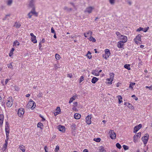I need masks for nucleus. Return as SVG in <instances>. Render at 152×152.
<instances>
[{
  "label": "nucleus",
  "mask_w": 152,
  "mask_h": 152,
  "mask_svg": "<svg viewBox=\"0 0 152 152\" xmlns=\"http://www.w3.org/2000/svg\"><path fill=\"white\" fill-rule=\"evenodd\" d=\"M10 15H11L10 14H8L6 15L5 17H4V18L3 19V20H6V19L7 18V17H8V16H10Z\"/></svg>",
  "instance_id": "bf43d9fd"
},
{
  "label": "nucleus",
  "mask_w": 152,
  "mask_h": 152,
  "mask_svg": "<svg viewBox=\"0 0 152 152\" xmlns=\"http://www.w3.org/2000/svg\"><path fill=\"white\" fill-rule=\"evenodd\" d=\"M99 150L101 152H105V150L104 149V148L103 147H100Z\"/></svg>",
  "instance_id": "e433bc0d"
},
{
  "label": "nucleus",
  "mask_w": 152,
  "mask_h": 152,
  "mask_svg": "<svg viewBox=\"0 0 152 152\" xmlns=\"http://www.w3.org/2000/svg\"><path fill=\"white\" fill-rule=\"evenodd\" d=\"M13 99H12V97L10 98V97L8 99L7 102L6 104L8 107H10L12 105Z\"/></svg>",
  "instance_id": "20e7f679"
},
{
  "label": "nucleus",
  "mask_w": 152,
  "mask_h": 152,
  "mask_svg": "<svg viewBox=\"0 0 152 152\" xmlns=\"http://www.w3.org/2000/svg\"><path fill=\"white\" fill-rule=\"evenodd\" d=\"M44 149L45 152H48V148L47 146H45Z\"/></svg>",
  "instance_id": "13d9d810"
},
{
  "label": "nucleus",
  "mask_w": 152,
  "mask_h": 152,
  "mask_svg": "<svg viewBox=\"0 0 152 152\" xmlns=\"http://www.w3.org/2000/svg\"><path fill=\"white\" fill-rule=\"evenodd\" d=\"M128 104L129 105L128 106L129 108H132V105L131 104L128 103Z\"/></svg>",
  "instance_id": "69168bd1"
},
{
  "label": "nucleus",
  "mask_w": 152,
  "mask_h": 152,
  "mask_svg": "<svg viewBox=\"0 0 152 152\" xmlns=\"http://www.w3.org/2000/svg\"><path fill=\"white\" fill-rule=\"evenodd\" d=\"M110 138L112 139H115L116 137V134L113 130H110L109 131Z\"/></svg>",
  "instance_id": "0eeeda50"
},
{
  "label": "nucleus",
  "mask_w": 152,
  "mask_h": 152,
  "mask_svg": "<svg viewBox=\"0 0 152 152\" xmlns=\"http://www.w3.org/2000/svg\"><path fill=\"white\" fill-rule=\"evenodd\" d=\"M116 147L118 148H119V149H120V148H121V145H120V144L118 143H117L116 144Z\"/></svg>",
  "instance_id": "ea45409f"
},
{
  "label": "nucleus",
  "mask_w": 152,
  "mask_h": 152,
  "mask_svg": "<svg viewBox=\"0 0 152 152\" xmlns=\"http://www.w3.org/2000/svg\"><path fill=\"white\" fill-rule=\"evenodd\" d=\"M31 41L34 43H37V41L36 39V37L35 36L34 37H31Z\"/></svg>",
  "instance_id": "a878e982"
},
{
  "label": "nucleus",
  "mask_w": 152,
  "mask_h": 152,
  "mask_svg": "<svg viewBox=\"0 0 152 152\" xmlns=\"http://www.w3.org/2000/svg\"><path fill=\"white\" fill-rule=\"evenodd\" d=\"M12 3V0H7V4L9 6H11Z\"/></svg>",
  "instance_id": "7c9ffc66"
},
{
  "label": "nucleus",
  "mask_w": 152,
  "mask_h": 152,
  "mask_svg": "<svg viewBox=\"0 0 152 152\" xmlns=\"http://www.w3.org/2000/svg\"><path fill=\"white\" fill-rule=\"evenodd\" d=\"M77 95H74L72 97L70 98L69 102V104H71L73 101V100H75L76 98L77 97Z\"/></svg>",
  "instance_id": "6ab92c4d"
},
{
  "label": "nucleus",
  "mask_w": 152,
  "mask_h": 152,
  "mask_svg": "<svg viewBox=\"0 0 152 152\" xmlns=\"http://www.w3.org/2000/svg\"><path fill=\"white\" fill-rule=\"evenodd\" d=\"M130 65L129 64H126L124 65V67L128 69V70H130L131 69V68H130Z\"/></svg>",
  "instance_id": "bb28decb"
},
{
  "label": "nucleus",
  "mask_w": 152,
  "mask_h": 152,
  "mask_svg": "<svg viewBox=\"0 0 152 152\" xmlns=\"http://www.w3.org/2000/svg\"><path fill=\"white\" fill-rule=\"evenodd\" d=\"M149 28V27H147L145 28H143V29L142 30V31L144 32H146L148 30Z\"/></svg>",
  "instance_id": "37998d69"
},
{
  "label": "nucleus",
  "mask_w": 152,
  "mask_h": 152,
  "mask_svg": "<svg viewBox=\"0 0 152 152\" xmlns=\"http://www.w3.org/2000/svg\"><path fill=\"white\" fill-rule=\"evenodd\" d=\"M123 147L125 150H126L129 149V147L125 145H123Z\"/></svg>",
  "instance_id": "79ce46f5"
},
{
  "label": "nucleus",
  "mask_w": 152,
  "mask_h": 152,
  "mask_svg": "<svg viewBox=\"0 0 152 152\" xmlns=\"http://www.w3.org/2000/svg\"><path fill=\"white\" fill-rule=\"evenodd\" d=\"M94 9V8L93 7H88L86 9V10L85 11V12H87L89 13H90L92 12V10Z\"/></svg>",
  "instance_id": "ddd939ff"
},
{
  "label": "nucleus",
  "mask_w": 152,
  "mask_h": 152,
  "mask_svg": "<svg viewBox=\"0 0 152 152\" xmlns=\"http://www.w3.org/2000/svg\"><path fill=\"white\" fill-rule=\"evenodd\" d=\"M124 43L121 41H119L118 42L117 47L119 48H123L124 45Z\"/></svg>",
  "instance_id": "2eb2a0df"
},
{
  "label": "nucleus",
  "mask_w": 152,
  "mask_h": 152,
  "mask_svg": "<svg viewBox=\"0 0 152 152\" xmlns=\"http://www.w3.org/2000/svg\"><path fill=\"white\" fill-rule=\"evenodd\" d=\"M149 137V135L148 134H146L145 136L142 137V140L143 141L144 144H146L148 140Z\"/></svg>",
  "instance_id": "423d86ee"
},
{
  "label": "nucleus",
  "mask_w": 152,
  "mask_h": 152,
  "mask_svg": "<svg viewBox=\"0 0 152 152\" xmlns=\"http://www.w3.org/2000/svg\"><path fill=\"white\" fill-rule=\"evenodd\" d=\"M14 88L15 90L17 91L18 90V88L16 86H15Z\"/></svg>",
  "instance_id": "680f3d73"
},
{
  "label": "nucleus",
  "mask_w": 152,
  "mask_h": 152,
  "mask_svg": "<svg viewBox=\"0 0 152 152\" xmlns=\"http://www.w3.org/2000/svg\"><path fill=\"white\" fill-rule=\"evenodd\" d=\"M54 67L56 69L59 68V67L58 66V65L56 64H54Z\"/></svg>",
  "instance_id": "052dcab7"
},
{
  "label": "nucleus",
  "mask_w": 152,
  "mask_h": 152,
  "mask_svg": "<svg viewBox=\"0 0 152 152\" xmlns=\"http://www.w3.org/2000/svg\"><path fill=\"white\" fill-rule=\"evenodd\" d=\"M142 126L141 124H140L135 126L134 130V132L136 133L139 130Z\"/></svg>",
  "instance_id": "f8f14e48"
},
{
  "label": "nucleus",
  "mask_w": 152,
  "mask_h": 152,
  "mask_svg": "<svg viewBox=\"0 0 152 152\" xmlns=\"http://www.w3.org/2000/svg\"><path fill=\"white\" fill-rule=\"evenodd\" d=\"M37 127L41 129H42L43 127V124L41 122H39L38 123L37 125Z\"/></svg>",
  "instance_id": "5701e85b"
},
{
  "label": "nucleus",
  "mask_w": 152,
  "mask_h": 152,
  "mask_svg": "<svg viewBox=\"0 0 152 152\" xmlns=\"http://www.w3.org/2000/svg\"><path fill=\"white\" fill-rule=\"evenodd\" d=\"M6 133V136L7 137V138L8 137V136H9V133L10 132V131L9 130H8L7 131H5Z\"/></svg>",
  "instance_id": "de8ad7c7"
},
{
  "label": "nucleus",
  "mask_w": 152,
  "mask_h": 152,
  "mask_svg": "<svg viewBox=\"0 0 152 152\" xmlns=\"http://www.w3.org/2000/svg\"><path fill=\"white\" fill-rule=\"evenodd\" d=\"M91 73L96 76H98L99 75V74L98 73V71L96 69L93 70Z\"/></svg>",
  "instance_id": "a211bd4d"
},
{
  "label": "nucleus",
  "mask_w": 152,
  "mask_h": 152,
  "mask_svg": "<svg viewBox=\"0 0 152 152\" xmlns=\"http://www.w3.org/2000/svg\"><path fill=\"white\" fill-rule=\"evenodd\" d=\"M116 0H109V3L111 5H113L115 4Z\"/></svg>",
  "instance_id": "c85d7f7f"
},
{
  "label": "nucleus",
  "mask_w": 152,
  "mask_h": 152,
  "mask_svg": "<svg viewBox=\"0 0 152 152\" xmlns=\"http://www.w3.org/2000/svg\"><path fill=\"white\" fill-rule=\"evenodd\" d=\"M89 39L90 41H92L93 42H95L96 41V39L92 36H91L89 38Z\"/></svg>",
  "instance_id": "2f4dec72"
},
{
  "label": "nucleus",
  "mask_w": 152,
  "mask_h": 152,
  "mask_svg": "<svg viewBox=\"0 0 152 152\" xmlns=\"http://www.w3.org/2000/svg\"><path fill=\"white\" fill-rule=\"evenodd\" d=\"M141 135V132H139L137 133V134L135 135L134 136V142H137L138 139L140 137Z\"/></svg>",
  "instance_id": "6e6552de"
},
{
  "label": "nucleus",
  "mask_w": 152,
  "mask_h": 152,
  "mask_svg": "<svg viewBox=\"0 0 152 152\" xmlns=\"http://www.w3.org/2000/svg\"><path fill=\"white\" fill-rule=\"evenodd\" d=\"M7 122H6V124L7 125V126H5V131H7L8 130H9V127L8 126V125L7 124Z\"/></svg>",
  "instance_id": "a19ab883"
},
{
  "label": "nucleus",
  "mask_w": 152,
  "mask_h": 152,
  "mask_svg": "<svg viewBox=\"0 0 152 152\" xmlns=\"http://www.w3.org/2000/svg\"><path fill=\"white\" fill-rule=\"evenodd\" d=\"M92 32L90 31H89L88 32L85 33L84 34V36L85 37H87L88 36H91L92 35Z\"/></svg>",
  "instance_id": "dca6fc26"
},
{
  "label": "nucleus",
  "mask_w": 152,
  "mask_h": 152,
  "mask_svg": "<svg viewBox=\"0 0 152 152\" xmlns=\"http://www.w3.org/2000/svg\"><path fill=\"white\" fill-rule=\"evenodd\" d=\"M4 120V115H0V120L3 121Z\"/></svg>",
  "instance_id": "3c124183"
},
{
  "label": "nucleus",
  "mask_w": 152,
  "mask_h": 152,
  "mask_svg": "<svg viewBox=\"0 0 152 152\" xmlns=\"http://www.w3.org/2000/svg\"><path fill=\"white\" fill-rule=\"evenodd\" d=\"M14 26L16 28H19L21 26V24L19 23L16 22Z\"/></svg>",
  "instance_id": "cd10ccee"
},
{
  "label": "nucleus",
  "mask_w": 152,
  "mask_h": 152,
  "mask_svg": "<svg viewBox=\"0 0 152 152\" xmlns=\"http://www.w3.org/2000/svg\"><path fill=\"white\" fill-rule=\"evenodd\" d=\"M56 111L60 113L61 111L60 107H57L56 109Z\"/></svg>",
  "instance_id": "864d4df0"
},
{
  "label": "nucleus",
  "mask_w": 152,
  "mask_h": 152,
  "mask_svg": "<svg viewBox=\"0 0 152 152\" xmlns=\"http://www.w3.org/2000/svg\"><path fill=\"white\" fill-rule=\"evenodd\" d=\"M86 56L88 57V58L89 59H90L91 58V53L90 51H88Z\"/></svg>",
  "instance_id": "f704fd0d"
},
{
  "label": "nucleus",
  "mask_w": 152,
  "mask_h": 152,
  "mask_svg": "<svg viewBox=\"0 0 152 152\" xmlns=\"http://www.w3.org/2000/svg\"><path fill=\"white\" fill-rule=\"evenodd\" d=\"M94 141L97 142H99L101 141V139L99 138H94Z\"/></svg>",
  "instance_id": "4c0bfd02"
},
{
  "label": "nucleus",
  "mask_w": 152,
  "mask_h": 152,
  "mask_svg": "<svg viewBox=\"0 0 152 152\" xmlns=\"http://www.w3.org/2000/svg\"><path fill=\"white\" fill-rule=\"evenodd\" d=\"M3 121L0 120V127L2 126L3 123Z\"/></svg>",
  "instance_id": "0e129e2a"
},
{
  "label": "nucleus",
  "mask_w": 152,
  "mask_h": 152,
  "mask_svg": "<svg viewBox=\"0 0 152 152\" xmlns=\"http://www.w3.org/2000/svg\"><path fill=\"white\" fill-rule=\"evenodd\" d=\"M7 66L9 68H10V69H13V66L12 65L11 63H10V64L7 65Z\"/></svg>",
  "instance_id": "09e8293b"
},
{
  "label": "nucleus",
  "mask_w": 152,
  "mask_h": 152,
  "mask_svg": "<svg viewBox=\"0 0 152 152\" xmlns=\"http://www.w3.org/2000/svg\"><path fill=\"white\" fill-rule=\"evenodd\" d=\"M7 146L5 145H4L2 148V149L3 150V151H5V150L7 149Z\"/></svg>",
  "instance_id": "c03bdc74"
},
{
  "label": "nucleus",
  "mask_w": 152,
  "mask_h": 152,
  "mask_svg": "<svg viewBox=\"0 0 152 152\" xmlns=\"http://www.w3.org/2000/svg\"><path fill=\"white\" fill-rule=\"evenodd\" d=\"M55 58L57 60H59L61 58L60 56L59 55V54L57 53L55 55Z\"/></svg>",
  "instance_id": "58836bf2"
},
{
  "label": "nucleus",
  "mask_w": 152,
  "mask_h": 152,
  "mask_svg": "<svg viewBox=\"0 0 152 152\" xmlns=\"http://www.w3.org/2000/svg\"><path fill=\"white\" fill-rule=\"evenodd\" d=\"M19 148L20 150H21L23 152H24L25 151V147L23 145H20L19 147Z\"/></svg>",
  "instance_id": "4be33fe9"
},
{
  "label": "nucleus",
  "mask_w": 152,
  "mask_h": 152,
  "mask_svg": "<svg viewBox=\"0 0 152 152\" xmlns=\"http://www.w3.org/2000/svg\"><path fill=\"white\" fill-rule=\"evenodd\" d=\"M42 93L41 92H39L38 94L37 95L38 97H40L42 96Z\"/></svg>",
  "instance_id": "5fc2aeb1"
},
{
  "label": "nucleus",
  "mask_w": 152,
  "mask_h": 152,
  "mask_svg": "<svg viewBox=\"0 0 152 152\" xmlns=\"http://www.w3.org/2000/svg\"><path fill=\"white\" fill-rule=\"evenodd\" d=\"M141 35L140 34H139L137 36H136V37L134 39V40L136 44H140L142 43V42L141 40Z\"/></svg>",
  "instance_id": "7ed1b4c3"
},
{
  "label": "nucleus",
  "mask_w": 152,
  "mask_h": 152,
  "mask_svg": "<svg viewBox=\"0 0 152 152\" xmlns=\"http://www.w3.org/2000/svg\"><path fill=\"white\" fill-rule=\"evenodd\" d=\"M51 32L52 33L55 34V30L53 28V27H52L51 28Z\"/></svg>",
  "instance_id": "4d7b16f0"
},
{
  "label": "nucleus",
  "mask_w": 152,
  "mask_h": 152,
  "mask_svg": "<svg viewBox=\"0 0 152 152\" xmlns=\"http://www.w3.org/2000/svg\"><path fill=\"white\" fill-rule=\"evenodd\" d=\"M76 125L74 124H73L71 126L72 129H75L76 128Z\"/></svg>",
  "instance_id": "6e6d98bb"
},
{
  "label": "nucleus",
  "mask_w": 152,
  "mask_h": 152,
  "mask_svg": "<svg viewBox=\"0 0 152 152\" xmlns=\"http://www.w3.org/2000/svg\"><path fill=\"white\" fill-rule=\"evenodd\" d=\"M119 39H120L122 40V41H121L125 43L126 42L127 40V37L124 35H122Z\"/></svg>",
  "instance_id": "9b49d317"
},
{
  "label": "nucleus",
  "mask_w": 152,
  "mask_h": 152,
  "mask_svg": "<svg viewBox=\"0 0 152 152\" xmlns=\"http://www.w3.org/2000/svg\"><path fill=\"white\" fill-rule=\"evenodd\" d=\"M104 52L105 53L102 54V57L105 59H107L110 56V51L109 49H106L105 50Z\"/></svg>",
  "instance_id": "f03ea898"
},
{
  "label": "nucleus",
  "mask_w": 152,
  "mask_h": 152,
  "mask_svg": "<svg viewBox=\"0 0 152 152\" xmlns=\"http://www.w3.org/2000/svg\"><path fill=\"white\" fill-rule=\"evenodd\" d=\"M116 34L119 38H120V37H121V36L123 35H121V33L118 31H117L116 32Z\"/></svg>",
  "instance_id": "c9c22d12"
},
{
  "label": "nucleus",
  "mask_w": 152,
  "mask_h": 152,
  "mask_svg": "<svg viewBox=\"0 0 152 152\" xmlns=\"http://www.w3.org/2000/svg\"><path fill=\"white\" fill-rule=\"evenodd\" d=\"M75 118L76 119H78L81 117V115L80 114L76 113L74 115Z\"/></svg>",
  "instance_id": "412c9836"
},
{
  "label": "nucleus",
  "mask_w": 152,
  "mask_h": 152,
  "mask_svg": "<svg viewBox=\"0 0 152 152\" xmlns=\"http://www.w3.org/2000/svg\"><path fill=\"white\" fill-rule=\"evenodd\" d=\"M148 89L150 90H152V86H149Z\"/></svg>",
  "instance_id": "774afa93"
},
{
  "label": "nucleus",
  "mask_w": 152,
  "mask_h": 152,
  "mask_svg": "<svg viewBox=\"0 0 152 152\" xmlns=\"http://www.w3.org/2000/svg\"><path fill=\"white\" fill-rule=\"evenodd\" d=\"M59 150V147L58 145H57L56 146V148L55 150V152H58V151Z\"/></svg>",
  "instance_id": "49530a36"
},
{
  "label": "nucleus",
  "mask_w": 152,
  "mask_h": 152,
  "mask_svg": "<svg viewBox=\"0 0 152 152\" xmlns=\"http://www.w3.org/2000/svg\"><path fill=\"white\" fill-rule=\"evenodd\" d=\"M91 115H89L86 118V123L88 124H90L91 123Z\"/></svg>",
  "instance_id": "1a4fd4ad"
},
{
  "label": "nucleus",
  "mask_w": 152,
  "mask_h": 152,
  "mask_svg": "<svg viewBox=\"0 0 152 152\" xmlns=\"http://www.w3.org/2000/svg\"><path fill=\"white\" fill-rule=\"evenodd\" d=\"M54 113V115L56 116V115L58 114L59 113L56 111V112H55Z\"/></svg>",
  "instance_id": "e2e57ef3"
},
{
  "label": "nucleus",
  "mask_w": 152,
  "mask_h": 152,
  "mask_svg": "<svg viewBox=\"0 0 152 152\" xmlns=\"http://www.w3.org/2000/svg\"><path fill=\"white\" fill-rule=\"evenodd\" d=\"M98 80V79L95 77H93L92 80L91 82L93 83H95Z\"/></svg>",
  "instance_id": "b1692460"
},
{
  "label": "nucleus",
  "mask_w": 152,
  "mask_h": 152,
  "mask_svg": "<svg viewBox=\"0 0 152 152\" xmlns=\"http://www.w3.org/2000/svg\"><path fill=\"white\" fill-rule=\"evenodd\" d=\"M30 35L31 36V38L35 36H34V34L32 33H30Z\"/></svg>",
  "instance_id": "338daca9"
},
{
  "label": "nucleus",
  "mask_w": 152,
  "mask_h": 152,
  "mask_svg": "<svg viewBox=\"0 0 152 152\" xmlns=\"http://www.w3.org/2000/svg\"><path fill=\"white\" fill-rule=\"evenodd\" d=\"M84 80V78L83 76H82L80 77V83H81L82 81Z\"/></svg>",
  "instance_id": "8fccbe9b"
},
{
  "label": "nucleus",
  "mask_w": 152,
  "mask_h": 152,
  "mask_svg": "<svg viewBox=\"0 0 152 152\" xmlns=\"http://www.w3.org/2000/svg\"><path fill=\"white\" fill-rule=\"evenodd\" d=\"M32 10L30 12L32 15H34L35 16H37L38 15V13L35 11V7L32 8Z\"/></svg>",
  "instance_id": "f3484780"
},
{
  "label": "nucleus",
  "mask_w": 152,
  "mask_h": 152,
  "mask_svg": "<svg viewBox=\"0 0 152 152\" xmlns=\"http://www.w3.org/2000/svg\"><path fill=\"white\" fill-rule=\"evenodd\" d=\"M28 17L29 18H31V17L32 15V14H31V13L30 12H29L28 14Z\"/></svg>",
  "instance_id": "603ef678"
},
{
  "label": "nucleus",
  "mask_w": 152,
  "mask_h": 152,
  "mask_svg": "<svg viewBox=\"0 0 152 152\" xmlns=\"http://www.w3.org/2000/svg\"><path fill=\"white\" fill-rule=\"evenodd\" d=\"M35 1V0H29V3L28 5L29 7L33 8L34 7V3Z\"/></svg>",
  "instance_id": "9d476101"
},
{
  "label": "nucleus",
  "mask_w": 152,
  "mask_h": 152,
  "mask_svg": "<svg viewBox=\"0 0 152 152\" xmlns=\"http://www.w3.org/2000/svg\"><path fill=\"white\" fill-rule=\"evenodd\" d=\"M135 83H131L130 85H129V88H132V89H133V87H134V86L135 85Z\"/></svg>",
  "instance_id": "473e14b6"
},
{
  "label": "nucleus",
  "mask_w": 152,
  "mask_h": 152,
  "mask_svg": "<svg viewBox=\"0 0 152 152\" xmlns=\"http://www.w3.org/2000/svg\"><path fill=\"white\" fill-rule=\"evenodd\" d=\"M114 75V74L113 73H111L110 74V80H111V82H110L111 84L112 83L111 82L113 80Z\"/></svg>",
  "instance_id": "393cba45"
},
{
  "label": "nucleus",
  "mask_w": 152,
  "mask_h": 152,
  "mask_svg": "<svg viewBox=\"0 0 152 152\" xmlns=\"http://www.w3.org/2000/svg\"><path fill=\"white\" fill-rule=\"evenodd\" d=\"M118 102L120 104L122 102V97L120 95H119L118 96Z\"/></svg>",
  "instance_id": "c756f323"
},
{
  "label": "nucleus",
  "mask_w": 152,
  "mask_h": 152,
  "mask_svg": "<svg viewBox=\"0 0 152 152\" xmlns=\"http://www.w3.org/2000/svg\"><path fill=\"white\" fill-rule=\"evenodd\" d=\"M143 29V28L142 27H140L139 28H138L137 30L136 31L137 32H140V31H142V30Z\"/></svg>",
  "instance_id": "a18cd8bd"
},
{
  "label": "nucleus",
  "mask_w": 152,
  "mask_h": 152,
  "mask_svg": "<svg viewBox=\"0 0 152 152\" xmlns=\"http://www.w3.org/2000/svg\"><path fill=\"white\" fill-rule=\"evenodd\" d=\"M63 9L67 12H69L72 10V8H69L66 6L64 7Z\"/></svg>",
  "instance_id": "aec40b11"
},
{
  "label": "nucleus",
  "mask_w": 152,
  "mask_h": 152,
  "mask_svg": "<svg viewBox=\"0 0 152 152\" xmlns=\"http://www.w3.org/2000/svg\"><path fill=\"white\" fill-rule=\"evenodd\" d=\"M35 103L32 99H30L27 105V107L28 108H31L32 110L35 108Z\"/></svg>",
  "instance_id": "f257e3e1"
},
{
  "label": "nucleus",
  "mask_w": 152,
  "mask_h": 152,
  "mask_svg": "<svg viewBox=\"0 0 152 152\" xmlns=\"http://www.w3.org/2000/svg\"><path fill=\"white\" fill-rule=\"evenodd\" d=\"M24 113V109L23 108H19L18 111V116L21 118L23 117Z\"/></svg>",
  "instance_id": "39448f33"
},
{
  "label": "nucleus",
  "mask_w": 152,
  "mask_h": 152,
  "mask_svg": "<svg viewBox=\"0 0 152 152\" xmlns=\"http://www.w3.org/2000/svg\"><path fill=\"white\" fill-rule=\"evenodd\" d=\"M58 129L60 131L64 132L65 131V128L64 126H62L61 125H59L58 126Z\"/></svg>",
  "instance_id": "4468645a"
},
{
  "label": "nucleus",
  "mask_w": 152,
  "mask_h": 152,
  "mask_svg": "<svg viewBox=\"0 0 152 152\" xmlns=\"http://www.w3.org/2000/svg\"><path fill=\"white\" fill-rule=\"evenodd\" d=\"M19 44H20V43L19 42L17 41H15L13 43V46H18V45H19Z\"/></svg>",
  "instance_id": "72a5a7b5"
}]
</instances>
